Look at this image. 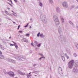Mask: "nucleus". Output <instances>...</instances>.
Returning <instances> with one entry per match:
<instances>
[{
    "instance_id": "obj_1",
    "label": "nucleus",
    "mask_w": 78,
    "mask_h": 78,
    "mask_svg": "<svg viewBox=\"0 0 78 78\" xmlns=\"http://www.w3.org/2000/svg\"><path fill=\"white\" fill-rule=\"evenodd\" d=\"M74 65V61L72 60L70 61L68 63V67L69 69H72Z\"/></svg>"
},
{
    "instance_id": "obj_2",
    "label": "nucleus",
    "mask_w": 78,
    "mask_h": 78,
    "mask_svg": "<svg viewBox=\"0 0 78 78\" xmlns=\"http://www.w3.org/2000/svg\"><path fill=\"white\" fill-rule=\"evenodd\" d=\"M8 75H9L10 76H14V74L13 72H10L8 73Z\"/></svg>"
},
{
    "instance_id": "obj_3",
    "label": "nucleus",
    "mask_w": 78,
    "mask_h": 78,
    "mask_svg": "<svg viewBox=\"0 0 78 78\" xmlns=\"http://www.w3.org/2000/svg\"><path fill=\"white\" fill-rule=\"evenodd\" d=\"M63 5L64 7H65V8H67V7H68V5H67V3L66 2H64L63 3Z\"/></svg>"
},
{
    "instance_id": "obj_4",
    "label": "nucleus",
    "mask_w": 78,
    "mask_h": 78,
    "mask_svg": "<svg viewBox=\"0 0 78 78\" xmlns=\"http://www.w3.org/2000/svg\"><path fill=\"white\" fill-rule=\"evenodd\" d=\"M54 20L55 22H58L59 23L58 18H54Z\"/></svg>"
},
{
    "instance_id": "obj_5",
    "label": "nucleus",
    "mask_w": 78,
    "mask_h": 78,
    "mask_svg": "<svg viewBox=\"0 0 78 78\" xmlns=\"http://www.w3.org/2000/svg\"><path fill=\"white\" fill-rule=\"evenodd\" d=\"M74 66L76 67H78V62H76L75 63V64L74 65Z\"/></svg>"
},
{
    "instance_id": "obj_6",
    "label": "nucleus",
    "mask_w": 78,
    "mask_h": 78,
    "mask_svg": "<svg viewBox=\"0 0 78 78\" xmlns=\"http://www.w3.org/2000/svg\"><path fill=\"white\" fill-rule=\"evenodd\" d=\"M4 57L2 55H0V59H3Z\"/></svg>"
},
{
    "instance_id": "obj_7",
    "label": "nucleus",
    "mask_w": 78,
    "mask_h": 78,
    "mask_svg": "<svg viewBox=\"0 0 78 78\" xmlns=\"http://www.w3.org/2000/svg\"><path fill=\"white\" fill-rule=\"evenodd\" d=\"M40 36L41 37H44V35H43L42 34H41Z\"/></svg>"
},
{
    "instance_id": "obj_8",
    "label": "nucleus",
    "mask_w": 78,
    "mask_h": 78,
    "mask_svg": "<svg viewBox=\"0 0 78 78\" xmlns=\"http://www.w3.org/2000/svg\"><path fill=\"white\" fill-rule=\"evenodd\" d=\"M14 46H15L16 48V49H17V48H18V46H17V44H14Z\"/></svg>"
},
{
    "instance_id": "obj_9",
    "label": "nucleus",
    "mask_w": 78,
    "mask_h": 78,
    "mask_svg": "<svg viewBox=\"0 0 78 78\" xmlns=\"http://www.w3.org/2000/svg\"><path fill=\"white\" fill-rule=\"evenodd\" d=\"M37 44V41H35L34 43V45H36Z\"/></svg>"
},
{
    "instance_id": "obj_10",
    "label": "nucleus",
    "mask_w": 78,
    "mask_h": 78,
    "mask_svg": "<svg viewBox=\"0 0 78 78\" xmlns=\"http://www.w3.org/2000/svg\"><path fill=\"white\" fill-rule=\"evenodd\" d=\"M25 36H28V37H29V36H30V34H27L25 35Z\"/></svg>"
},
{
    "instance_id": "obj_11",
    "label": "nucleus",
    "mask_w": 78,
    "mask_h": 78,
    "mask_svg": "<svg viewBox=\"0 0 78 78\" xmlns=\"http://www.w3.org/2000/svg\"><path fill=\"white\" fill-rule=\"evenodd\" d=\"M39 36H40V32L38 33V34H37V37H39Z\"/></svg>"
},
{
    "instance_id": "obj_12",
    "label": "nucleus",
    "mask_w": 78,
    "mask_h": 78,
    "mask_svg": "<svg viewBox=\"0 0 78 78\" xmlns=\"http://www.w3.org/2000/svg\"><path fill=\"white\" fill-rule=\"evenodd\" d=\"M10 46H11V47H12V46H14V44H10Z\"/></svg>"
},
{
    "instance_id": "obj_13",
    "label": "nucleus",
    "mask_w": 78,
    "mask_h": 78,
    "mask_svg": "<svg viewBox=\"0 0 78 78\" xmlns=\"http://www.w3.org/2000/svg\"><path fill=\"white\" fill-rule=\"evenodd\" d=\"M18 33H23V31L21 30L20 31H18Z\"/></svg>"
},
{
    "instance_id": "obj_14",
    "label": "nucleus",
    "mask_w": 78,
    "mask_h": 78,
    "mask_svg": "<svg viewBox=\"0 0 78 78\" xmlns=\"http://www.w3.org/2000/svg\"><path fill=\"white\" fill-rule=\"evenodd\" d=\"M66 56L67 59H69V56L66 55Z\"/></svg>"
},
{
    "instance_id": "obj_15",
    "label": "nucleus",
    "mask_w": 78,
    "mask_h": 78,
    "mask_svg": "<svg viewBox=\"0 0 78 78\" xmlns=\"http://www.w3.org/2000/svg\"><path fill=\"white\" fill-rule=\"evenodd\" d=\"M37 47H39L40 46H41V44H38V45H37Z\"/></svg>"
},
{
    "instance_id": "obj_16",
    "label": "nucleus",
    "mask_w": 78,
    "mask_h": 78,
    "mask_svg": "<svg viewBox=\"0 0 78 78\" xmlns=\"http://www.w3.org/2000/svg\"><path fill=\"white\" fill-rule=\"evenodd\" d=\"M40 5L41 6H42V4L41 3H40Z\"/></svg>"
},
{
    "instance_id": "obj_17",
    "label": "nucleus",
    "mask_w": 78,
    "mask_h": 78,
    "mask_svg": "<svg viewBox=\"0 0 78 78\" xmlns=\"http://www.w3.org/2000/svg\"><path fill=\"white\" fill-rule=\"evenodd\" d=\"M20 25H19L18 26V28H17L18 30H19V28H20Z\"/></svg>"
},
{
    "instance_id": "obj_18",
    "label": "nucleus",
    "mask_w": 78,
    "mask_h": 78,
    "mask_svg": "<svg viewBox=\"0 0 78 78\" xmlns=\"http://www.w3.org/2000/svg\"><path fill=\"white\" fill-rule=\"evenodd\" d=\"M5 13H6V14H8V12L7 11H5Z\"/></svg>"
},
{
    "instance_id": "obj_19",
    "label": "nucleus",
    "mask_w": 78,
    "mask_h": 78,
    "mask_svg": "<svg viewBox=\"0 0 78 78\" xmlns=\"http://www.w3.org/2000/svg\"><path fill=\"white\" fill-rule=\"evenodd\" d=\"M62 22H64V19L62 18Z\"/></svg>"
},
{
    "instance_id": "obj_20",
    "label": "nucleus",
    "mask_w": 78,
    "mask_h": 78,
    "mask_svg": "<svg viewBox=\"0 0 78 78\" xmlns=\"http://www.w3.org/2000/svg\"><path fill=\"white\" fill-rule=\"evenodd\" d=\"M42 58H45V57H41L40 58V59H42Z\"/></svg>"
},
{
    "instance_id": "obj_21",
    "label": "nucleus",
    "mask_w": 78,
    "mask_h": 78,
    "mask_svg": "<svg viewBox=\"0 0 78 78\" xmlns=\"http://www.w3.org/2000/svg\"><path fill=\"white\" fill-rule=\"evenodd\" d=\"M12 42H13V43H14V44H16V43L14 42V41H12Z\"/></svg>"
},
{
    "instance_id": "obj_22",
    "label": "nucleus",
    "mask_w": 78,
    "mask_h": 78,
    "mask_svg": "<svg viewBox=\"0 0 78 78\" xmlns=\"http://www.w3.org/2000/svg\"><path fill=\"white\" fill-rule=\"evenodd\" d=\"M39 55H41V56H43V55L42 54H41L40 53L39 54Z\"/></svg>"
},
{
    "instance_id": "obj_23",
    "label": "nucleus",
    "mask_w": 78,
    "mask_h": 78,
    "mask_svg": "<svg viewBox=\"0 0 78 78\" xmlns=\"http://www.w3.org/2000/svg\"><path fill=\"white\" fill-rule=\"evenodd\" d=\"M31 45H32L33 46V47H34V45H33V43H32Z\"/></svg>"
},
{
    "instance_id": "obj_24",
    "label": "nucleus",
    "mask_w": 78,
    "mask_h": 78,
    "mask_svg": "<svg viewBox=\"0 0 78 78\" xmlns=\"http://www.w3.org/2000/svg\"><path fill=\"white\" fill-rule=\"evenodd\" d=\"M0 54H2V52L0 51Z\"/></svg>"
},
{
    "instance_id": "obj_25",
    "label": "nucleus",
    "mask_w": 78,
    "mask_h": 78,
    "mask_svg": "<svg viewBox=\"0 0 78 78\" xmlns=\"http://www.w3.org/2000/svg\"><path fill=\"white\" fill-rule=\"evenodd\" d=\"M15 2H17V0H14Z\"/></svg>"
},
{
    "instance_id": "obj_26",
    "label": "nucleus",
    "mask_w": 78,
    "mask_h": 78,
    "mask_svg": "<svg viewBox=\"0 0 78 78\" xmlns=\"http://www.w3.org/2000/svg\"><path fill=\"white\" fill-rule=\"evenodd\" d=\"M28 24L27 25L25 26V27H27L28 26Z\"/></svg>"
},
{
    "instance_id": "obj_27",
    "label": "nucleus",
    "mask_w": 78,
    "mask_h": 78,
    "mask_svg": "<svg viewBox=\"0 0 78 78\" xmlns=\"http://www.w3.org/2000/svg\"><path fill=\"white\" fill-rule=\"evenodd\" d=\"M9 5H10V6H12V5L11 4H9Z\"/></svg>"
},
{
    "instance_id": "obj_28",
    "label": "nucleus",
    "mask_w": 78,
    "mask_h": 78,
    "mask_svg": "<svg viewBox=\"0 0 78 78\" xmlns=\"http://www.w3.org/2000/svg\"><path fill=\"white\" fill-rule=\"evenodd\" d=\"M9 39H11V37H9Z\"/></svg>"
},
{
    "instance_id": "obj_29",
    "label": "nucleus",
    "mask_w": 78,
    "mask_h": 78,
    "mask_svg": "<svg viewBox=\"0 0 78 78\" xmlns=\"http://www.w3.org/2000/svg\"><path fill=\"white\" fill-rule=\"evenodd\" d=\"M31 73H29V75H30V74H31Z\"/></svg>"
},
{
    "instance_id": "obj_30",
    "label": "nucleus",
    "mask_w": 78,
    "mask_h": 78,
    "mask_svg": "<svg viewBox=\"0 0 78 78\" xmlns=\"http://www.w3.org/2000/svg\"><path fill=\"white\" fill-rule=\"evenodd\" d=\"M30 28H31V27L30 26Z\"/></svg>"
},
{
    "instance_id": "obj_31",
    "label": "nucleus",
    "mask_w": 78,
    "mask_h": 78,
    "mask_svg": "<svg viewBox=\"0 0 78 78\" xmlns=\"http://www.w3.org/2000/svg\"><path fill=\"white\" fill-rule=\"evenodd\" d=\"M69 22L70 23H71V22Z\"/></svg>"
},
{
    "instance_id": "obj_32",
    "label": "nucleus",
    "mask_w": 78,
    "mask_h": 78,
    "mask_svg": "<svg viewBox=\"0 0 78 78\" xmlns=\"http://www.w3.org/2000/svg\"><path fill=\"white\" fill-rule=\"evenodd\" d=\"M10 9V8H9V9Z\"/></svg>"
},
{
    "instance_id": "obj_33",
    "label": "nucleus",
    "mask_w": 78,
    "mask_h": 78,
    "mask_svg": "<svg viewBox=\"0 0 78 78\" xmlns=\"http://www.w3.org/2000/svg\"><path fill=\"white\" fill-rule=\"evenodd\" d=\"M78 45H77V48H78Z\"/></svg>"
},
{
    "instance_id": "obj_34",
    "label": "nucleus",
    "mask_w": 78,
    "mask_h": 78,
    "mask_svg": "<svg viewBox=\"0 0 78 78\" xmlns=\"http://www.w3.org/2000/svg\"><path fill=\"white\" fill-rule=\"evenodd\" d=\"M77 2H78V0H77Z\"/></svg>"
},
{
    "instance_id": "obj_35",
    "label": "nucleus",
    "mask_w": 78,
    "mask_h": 78,
    "mask_svg": "<svg viewBox=\"0 0 78 78\" xmlns=\"http://www.w3.org/2000/svg\"><path fill=\"white\" fill-rule=\"evenodd\" d=\"M31 76V75H30V76Z\"/></svg>"
},
{
    "instance_id": "obj_36",
    "label": "nucleus",
    "mask_w": 78,
    "mask_h": 78,
    "mask_svg": "<svg viewBox=\"0 0 78 78\" xmlns=\"http://www.w3.org/2000/svg\"><path fill=\"white\" fill-rule=\"evenodd\" d=\"M35 76H36V75H35Z\"/></svg>"
},
{
    "instance_id": "obj_37",
    "label": "nucleus",
    "mask_w": 78,
    "mask_h": 78,
    "mask_svg": "<svg viewBox=\"0 0 78 78\" xmlns=\"http://www.w3.org/2000/svg\"><path fill=\"white\" fill-rule=\"evenodd\" d=\"M12 12H13V11H12Z\"/></svg>"
},
{
    "instance_id": "obj_38",
    "label": "nucleus",
    "mask_w": 78,
    "mask_h": 78,
    "mask_svg": "<svg viewBox=\"0 0 78 78\" xmlns=\"http://www.w3.org/2000/svg\"><path fill=\"white\" fill-rule=\"evenodd\" d=\"M1 25V24H0V25Z\"/></svg>"
},
{
    "instance_id": "obj_39",
    "label": "nucleus",
    "mask_w": 78,
    "mask_h": 78,
    "mask_svg": "<svg viewBox=\"0 0 78 78\" xmlns=\"http://www.w3.org/2000/svg\"><path fill=\"white\" fill-rule=\"evenodd\" d=\"M16 78H17V77H16Z\"/></svg>"
}]
</instances>
